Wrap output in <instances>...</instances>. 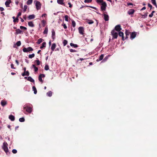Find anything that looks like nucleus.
Returning a JSON list of instances; mask_svg holds the SVG:
<instances>
[{"label":"nucleus","instance_id":"nucleus-1","mask_svg":"<svg viewBox=\"0 0 157 157\" xmlns=\"http://www.w3.org/2000/svg\"><path fill=\"white\" fill-rule=\"evenodd\" d=\"M96 2L99 4H100L101 10L103 12L105 11L107 6L106 2L103 0H96Z\"/></svg>","mask_w":157,"mask_h":157},{"label":"nucleus","instance_id":"nucleus-2","mask_svg":"<svg viewBox=\"0 0 157 157\" xmlns=\"http://www.w3.org/2000/svg\"><path fill=\"white\" fill-rule=\"evenodd\" d=\"M8 145V144L7 143L5 142L3 143L2 147V148L7 154H8V149L7 147Z\"/></svg>","mask_w":157,"mask_h":157},{"label":"nucleus","instance_id":"nucleus-3","mask_svg":"<svg viewBox=\"0 0 157 157\" xmlns=\"http://www.w3.org/2000/svg\"><path fill=\"white\" fill-rule=\"evenodd\" d=\"M111 34L113 36L112 39H117L118 36V33L115 32V30H113L111 32Z\"/></svg>","mask_w":157,"mask_h":157},{"label":"nucleus","instance_id":"nucleus-4","mask_svg":"<svg viewBox=\"0 0 157 157\" xmlns=\"http://www.w3.org/2000/svg\"><path fill=\"white\" fill-rule=\"evenodd\" d=\"M24 109L28 113H30L32 112V109L31 107L26 106L24 107Z\"/></svg>","mask_w":157,"mask_h":157},{"label":"nucleus","instance_id":"nucleus-5","mask_svg":"<svg viewBox=\"0 0 157 157\" xmlns=\"http://www.w3.org/2000/svg\"><path fill=\"white\" fill-rule=\"evenodd\" d=\"M33 50V48L31 47H29L27 48H24L23 49V51L25 52H29Z\"/></svg>","mask_w":157,"mask_h":157},{"label":"nucleus","instance_id":"nucleus-6","mask_svg":"<svg viewBox=\"0 0 157 157\" xmlns=\"http://www.w3.org/2000/svg\"><path fill=\"white\" fill-rule=\"evenodd\" d=\"M121 29H122L120 25H118L115 26L114 30H115V31L116 30V31L118 32L121 31Z\"/></svg>","mask_w":157,"mask_h":157},{"label":"nucleus","instance_id":"nucleus-7","mask_svg":"<svg viewBox=\"0 0 157 157\" xmlns=\"http://www.w3.org/2000/svg\"><path fill=\"white\" fill-rule=\"evenodd\" d=\"M36 8L37 10H39L41 8V4L38 1H36L35 4Z\"/></svg>","mask_w":157,"mask_h":157},{"label":"nucleus","instance_id":"nucleus-8","mask_svg":"<svg viewBox=\"0 0 157 157\" xmlns=\"http://www.w3.org/2000/svg\"><path fill=\"white\" fill-rule=\"evenodd\" d=\"M136 35V33L135 32H132L131 34L130 38L131 40L134 39Z\"/></svg>","mask_w":157,"mask_h":157},{"label":"nucleus","instance_id":"nucleus-9","mask_svg":"<svg viewBox=\"0 0 157 157\" xmlns=\"http://www.w3.org/2000/svg\"><path fill=\"white\" fill-rule=\"evenodd\" d=\"M45 77V75L44 74H40L39 76L38 79L39 81L41 82L42 83L43 82V80L42 78H44Z\"/></svg>","mask_w":157,"mask_h":157},{"label":"nucleus","instance_id":"nucleus-10","mask_svg":"<svg viewBox=\"0 0 157 157\" xmlns=\"http://www.w3.org/2000/svg\"><path fill=\"white\" fill-rule=\"evenodd\" d=\"M79 33L81 34H83L84 29L82 27H80L78 28Z\"/></svg>","mask_w":157,"mask_h":157},{"label":"nucleus","instance_id":"nucleus-11","mask_svg":"<svg viewBox=\"0 0 157 157\" xmlns=\"http://www.w3.org/2000/svg\"><path fill=\"white\" fill-rule=\"evenodd\" d=\"M20 16V12H18L17 15V17L16 18H15V17H13V21L14 22H17L18 21V17Z\"/></svg>","mask_w":157,"mask_h":157},{"label":"nucleus","instance_id":"nucleus-12","mask_svg":"<svg viewBox=\"0 0 157 157\" xmlns=\"http://www.w3.org/2000/svg\"><path fill=\"white\" fill-rule=\"evenodd\" d=\"M106 12H105L103 15L104 16V19L105 21H107L109 20V16L108 15L105 14Z\"/></svg>","mask_w":157,"mask_h":157},{"label":"nucleus","instance_id":"nucleus-13","mask_svg":"<svg viewBox=\"0 0 157 157\" xmlns=\"http://www.w3.org/2000/svg\"><path fill=\"white\" fill-rule=\"evenodd\" d=\"M135 12V10L134 9H130L128 12V13L129 15H132Z\"/></svg>","mask_w":157,"mask_h":157},{"label":"nucleus","instance_id":"nucleus-14","mask_svg":"<svg viewBox=\"0 0 157 157\" xmlns=\"http://www.w3.org/2000/svg\"><path fill=\"white\" fill-rule=\"evenodd\" d=\"M63 0H57V3L59 4L62 5H63L64 6H66L65 4L63 3Z\"/></svg>","mask_w":157,"mask_h":157},{"label":"nucleus","instance_id":"nucleus-15","mask_svg":"<svg viewBox=\"0 0 157 157\" xmlns=\"http://www.w3.org/2000/svg\"><path fill=\"white\" fill-rule=\"evenodd\" d=\"M56 46V45L55 43H53L52 44V46L51 47V49L52 50V51L51 52V54L52 53L53 51L55 49Z\"/></svg>","mask_w":157,"mask_h":157},{"label":"nucleus","instance_id":"nucleus-16","mask_svg":"<svg viewBox=\"0 0 157 157\" xmlns=\"http://www.w3.org/2000/svg\"><path fill=\"white\" fill-rule=\"evenodd\" d=\"M11 2V1L10 0H8L6 1L5 2V4L6 7H9L10 6L9 5Z\"/></svg>","mask_w":157,"mask_h":157},{"label":"nucleus","instance_id":"nucleus-17","mask_svg":"<svg viewBox=\"0 0 157 157\" xmlns=\"http://www.w3.org/2000/svg\"><path fill=\"white\" fill-rule=\"evenodd\" d=\"M29 73L28 71H24L23 73L22 74V75L23 76H25V75H26L28 76L29 75Z\"/></svg>","mask_w":157,"mask_h":157},{"label":"nucleus","instance_id":"nucleus-18","mask_svg":"<svg viewBox=\"0 0 157 157\" xmlns=\"http://www.w3.org/2000/svg\"><path fill=\"white\" fill-rule=\"evenodd\" d=\"M130 32L128 30H126L125 31V34L126 35L125 39L128 38L129 34Z\"/></svg>","mask_w":157,"mask_h":157},{"label":"nucleus","instance_id":"nucleus-19","mask_svg":"<svg viewBox=\"0 0 157 157\" xmlns=\"http://www.w3.org/2000/svg\"><path fill=\"white\" fill-rule=\"evenodd\" d=\"M35 16L34 14H32L31 15H29L28 17V18L29 20H31L35 18Z\"/></svg>","mask_w":157,"mask_h":157},{"label":"nucleus","instance_id":"nucleus-20","mask_svg":"<svg viewBox=\"0 0 157 157\" xmlns=\"http://www.w3.org/2000/svg\"><path fill=\"white\" fill-rule=\"evenodd\" d=\"M27 80H28L31 82H32L33 83H34V80L30 76L28 77V78H27Z\"/></svg>","mask_w":157,"mask_h":157},{"label":"nucleus","instance_id":"nucleus-21","mask_svg":"<svg viewBox=\"0 0 157 157\" xmlns=\"http://www.w3.org/2000/svg\"><path fill=\"white\" fill-rule=\"evenodd\" d=\"M52 39L54 40L55 38V33L53 29L52 30Z\"/></svg>","mask_w":157,"mask_h":157},{"label":"nucleus","instance_id":"nucleus-22","mask_svg":"<svg viewBox=\"0 0 157 157\" xmlns=\"http://www.w3.org/2000/svg\"><path fill=\"white\" fill-rule=\"evenodd\" d=\"M28 25L29 26L31 27H34V25L33 24V23L32 21H29L28 23Z\"/></svg>","mask_w":157,"mask_h":157},{"label":"nucleus","instance_id":"nucleus-23","mask_svg":"<svg viewBox=\"0 0 157 157\" xmlns=\"http://www.w3.org/2000/svg\"><path fill=\"white\" fill-rule=\"evenodd\" d=\"M9 118L12 121H14L15 119L14 117L12 115H10L9 116Z\"/></svg>","mask_w":157,"mask_h":157},{"label":"nucleus","instance_id":"nucleus-24","mask_svg":"<svg viewBox=\"0 0 157 157\" xmlns=\"http://www.w3.org/2000/svg\"><path fill=\"white\" fill-rule=\"evenodd\" d=\"M46 43L45 42H43L42 44V46L40 47V49H42L44 48H45L46 47Z\"/></svg>","mask_w":157,"mask_h":157},{"label":"nucleus","instance_id":"nucleus-25","mask_svg":"<svg viewBox=\"0 0 157 157\" xmlns=\"http://www.w3.org/2000/svg\"><path fill=\"white\" fill-rule=\"evenodd\" d=\"M104 57V55L101 54L99 57L98 59H97V61H99L102 60Z\"/></svg>","mask_w":157,"mask_h":157},{"label":"nucleus","instance_id":"nucleus-26","mask_svg":"<svg viewBox=\"0 0 157 157\" xmlns=\"http://www.w3.org/2000/svg\"><path fill=\"white\" fill-rule=\"evenodd\" d=\"M152 4L154 5L156 8H157V5L156 2L155 0H151Z\"/></svg>","mask_w":157,"mask_h":157},{"label":"nucleus","instance_id":"nucleus-27","mask_svg":"<svg viewBox=\"0 0 157 157\" xmlns=\"http://www.w3.org/2000/svg\"><path fill=\"white\" fill-rule=\"evenodd\" d=\"M32 67L34 68V71L35 72H36L38 71V68L37 67H36L35 65H34V64L33 65Z\"/></svg>","mask_w":157,"mask_h":157},{"label":"nucleus","instance_id":"nucleus-28","mask_svg":"<svg viewBox=\"0 0 157 157\" xmlns=\"http://www.w3.org/2000/svg\"><path fill=\"white\" fill-rule=\"evenodd\" d=\"M33 89L34 91V93L35 94H36L37 93V91L36 87L35 86L33 87Z\"/></svg>","mask_w":157,"mask_h":157},{"label":"nucleus","instance_id":"nucleus-29","mask_svg":"<svg viewBox=\"0 0 157 157\" xmlns=\"http://www.w3.org/2000/svg\"><path fill=\"white\" fill-rule=\"evenodd\" d=\"M47 94L48 96L50 97L52 95V92L51 91H50L47 93Z\"/></svg>","mask_w":157,"mask_h":157},{"label":"nucleus","instance_id":"nucleus-30","mask_svg":"<svg viewBox=\"0 0 157 157\" xmlns=\"http://www.w3.org/2000/svg\"><path fill=\"white\" fill-rule=\"evenodd\" d=\"M70 45H71V46L74 47L75 48H77L78 47V45L76 44H75L72 43L70 44Z\"/></svg>","mask_w":157,"mask_h":157},{"label":"nucleus","instance_id":"nucleus-31","mask_svg":"<svg viewBox=\"0 0 157 157\" xmlns=\"http://www.w3.org/2000/svg\"><path fill=\"white\" fill-rule=\"evenodd\" d=\"M1 104L2 106H4L6 104V102L2 101L1 102Z\"/></svg>","mask_w":157,"mask_h":157},{"label":"nucleus","instance_id":"nucleus-32","mask_svg":"<svg viewBox=\"0 0 157 157\" xmlns=\"http://www.w3.org/2000/svg\"><path fill=\"white\" fill-rule=\"evenodd\" d=\"M87 22L89 24H92L94 23V21L91 20H87Z\"/></svg>","mask_w":157,"mask_h":157},{"label":"nucleus","instance_id":"nucleus-33","mask_svg":"<svg viewBox=\"0 0 157 157\" xmlns=\"http://www.w3.org/2000/svg\"><path fill=\"white\" fill-rule=\"evenodd\" d=\"M20 46V41L17 42L16 44H15L14 45L13 47H14L16 48V46Z\"/></svg>","mask_w":157,"mask_h":157},{"label":"nucleus","instance_id":"nucleus-34","mask_svg":"<svg viewBox=\"0 0 157 157\" xmlns=\"http://www.w3.org/2000/svg\"><path fill=\"white\" fill-rule=\"evenodd\" d=\"M33 0H28L27 2V4L28 5L31 4L33 2Z\"/></svg>","mask_w":157,"mask_h":157},{"label":"nucleus","instance_id":"nucleus-35","mask_svg":"<svg viewBox=\"0 0 157 157\" xmlns=\"http://www.w3.org/2000/svg\"><path fill=\"white\" fill-rule=\"evenodd\" d=\"M119 32V35L120 36H121L122 37L124 36V33L123 32L121 31Z\"/></svg>","mask_w":157,"mask_h":157},{"label":"nucleus","instance_id":"nucleus-36","mask_svg":"<svg viewBox=\"0 0 157 157\" xmlns=\"http://www.w3.org/2000/svg\"><path fill=\"white\" fill-rule=\"evenodd\" d=\"M43 41V39L41 38H40L38 40V41L37 42V43L38 44H40Z\"/></svg>","mask_w":157,"mask_h":157},{"label":"nucleus","instance_id":"nucleus-37","mask_svg":"<svg viewBox=\"0 0 157 157\" xmlns=\"http://www.w3.org/2000/svg\"><path fill=\"white\" fill-rule=\"evenodd\" d=\"M67 43V41L66 40H64L63 41V44L64 46H65Z\"/></svg>","mask_w":157,"mask_h":157},{"label":"nucleus","instance_id":"nucleus-38","mask_svg":"<svg viewBox=\"0 0 157 157\" xmlns=\"http://www.w3.org/2000/svg\"><path fill=\"white\" fill-rule=\"evenodd\" d=\"M48 32V28L47 27H46L44 31V34H47Z\"/></svg>","mask_w":157,"mask_h":157},{"label":"nucleus","instance_id":"nucleus-39","mask_svg":"<svg viewBox=\"0 0 157 157\" xmlns=\"http://www.w3.org/2000/svg\"><path fill=\"white\" fill-rule=\"evenodd\" d=\"M35 56V54L34 53L32 54L31 55H29V58L32 59Z\"/></svg>","mask_w":157,"mask_h":157},{"label":"nucleus","instance_id":"nucleus-40","mask_svg":"<svg viewBox=\"0 0 157 157\" xmlns=\"http://www.w3.org/2000/svg\"><path fill=\"white\" fill-rule=\"evenodd\" d=\"M155 11H152V12H151V14H149V17H152V16L153 15L154 13H155Z\"/></svg>","mask_w":157,"mask_h":157},{"label":"nucleus","instance_id":"nucleus-41","mask_svg":"<svg viewBox=\"0 0 157 157\" xmlns=\"http://www.w3.org/2000/svg\"><path fill=\"white\" fill-rule=\"evenodd\" d=\"M20 29L23 30H26L27 29V28L25 27L20 26Z\"/></svg>","mask_w":157,"mask_h":157},{"label":"nucleus","instance_id":"nucleus-42","mask_svg":"<svg viewBox=\"0 0 157 157\" xmlns=\"http://www.w3.org/2000/svg\"><path fill=\"white\" fill-rule=\"evenodd\" d=\"M72 26L74 27L75 26V22L74 20H72Z\"/></svg>","mask_w":157,"mask_h":157},{"label":"nucleus","instance_id":"nucleus-43","mask_svg":"<svg viewBox=\"0 0 157 157\" xmlns=\"http://www.w3.org/2000/svg\"><path fill=\"white\" fill-rule=\"evenodd\" d=\"M27 7V6L26 5H25L24 6L23 8V11L24 12H25L26 11Z\"/></svg>","mask_w":157,"mask_h":157},{"label":"nucleus","instance_id":"nucleus-44","mask_svg":"<svg viewBox=\"0 0 157 157\" xmlns=\"http://www.w3.org/2000/svg\"><path fill=\"white\" fill-rule=\"evenodd\" d=\"M65 20L66 21H68L69 17H68V16H67V15H65Z\"/></svg>","mask_w":157,"mask_h":157},{"label":"nucleus","instance_id":"nucleus-45","mask_svg":"<svg viewBox=\"0 0 157 157\" xmlns=\"http://www.w3.org/2000/svg\"><path fill=\"white\" fill-rule=\"evenodd\" d=\"M35 62L36 63L37 65H39L40 64V61L39 60H36Z\"/></svg>","mask_w":157,"mask_h":157},{"label":"nucleus","instance_id":"nucleus-46","mask_svg":"<svg viewBox=\"0 0 157 157\" xmlns=\"http://www.w3.org/2000/svg\"><path fill=\"white\" fill-rule=\"evenodd\" d=\"M148 13H146L145 14H144V15H142V17L143 18H145L147 17V14Z\"/></svg>","mask_w":157,"mask_h":157},{"label":"nucleus","instance_id":"nucleus-47","mask_svg":"<svg viewBox=\"0 0 157 157\" xmlns=\"http://www.w3.org/2000/svg\"><path fill=\"white\" fill-rule=\"evenodd\" d=\"M41 22L42 24V25L44 27L45 26L46 23L45 21L44 20H43L41 21Z\"/></svg>","mask_w":157,"mask_h":157},{"label":"nucleus","instance_id":"nucleus-48","mask_svg":"<svg viewBox=\"0 0 157 157\" xmlns=\"http://www.w3.org/2000/svg\"><path fill=\"white\" fill-rule=\"evenodd\" d=\"M49 66L48 65H46L45 66V67H44V69L45 70H49Z\"/></svg>","mask_w":157,"mask_h":157},{"label":"nucleus","instance_id":"nucleus-49","mask_svg":"<svg viewBox=\"0 0 157 157\" xmlns=\"http://www.w3.org/2000/svg\"><path fill=\"white\" fill-rule=\"evenodd\" d=\"M92 0H85L84 2L85 3H90L92 2Z\"/></svg>","mask_w":157,"mask_h":157},{"label":"nucleus","instance_id":"nucleus-50","mask_svg":"<svg viewBox=\"0 0 157 157\" xmlns=\"http://www.w3.org/2000/svg\"><path fill=\"white\" fill-rule=\"evenodd\" d=\"M86 7H90L91 8H92V9H95V10H97V8H96V7H93V6H86Z\"/></svg>","mask_w":157,"mask_h":157},{"label":"nucleus","instance_id":"nucleus-51","mask_svg":"<svg viewBox=\"0 0 157 157\" xmlns=\"http://www.w3.org/2000/svg\"><path fill=\"white\" fill-rule=\"evenodd\" d=\"M25 121V119L24 117H22L20 118V122H24Z\"/></svg>","mask_w":157,"mask_h":157},{"label":"nucleus","instance_id":"nucleus-52","mask_svg":"<svg viewBox=\"0 0 157 157\" xmlns=\"http://www.w3.org/2000/svg\"><path fill=\"white\" fill-rule=\"evenodd\" d=\"M62 25L63 26L64 28V29H66L67 28V26L66 24H62Z\"/></svg>","mask_w":157,"mask_h":157},{"label":"nucleus","instance_id":"nucleus-53","mask_svg":"<svg viewBox=\"0 0 157 157\" xmlns=\"http://www.w3.org/2000/svg\"><path fill=\"white\" fill-rule=\"evenodd\" d=\"M16 32L15 33V34H17L20 33V29H18L17 30H16Z\"/></svg>","mask_w":157,"mask_h":157},{"label":"nucleus","instance_id":"nucleus-54","mask_svg":"<svg viewBox=\"0 0 157 157\" xmlns=\"http://www.w3.org/2000/svg\"><path fill=\"white\" fill-rule=\"evenodd\" d=\"M70 52H77V51H76L75 50H74L73 49H70Z\"/></svg>","mask_w":157,"mask_h":157},{"label":"nucleus","instance_id":"nucleus-55","mask_svg":"<svg viewBox=\"0 0 157 157\" xmlns=\"http://www.w3.org/2000/svg\"><path fill=\"white\" fill-rule=\"evenodd\" d=\"M148 6L150 8V10L151 9L152 6L149 3L148 4Z\"/></svg>","mask_w":157,"mask_h":157},{"label":"nucleus","instance_id":"nucleus-56","mask_svg":"<svg viewBox=\"0 0 157 157\" xmlns=\"http://www.w3.org/2000/svg\"><path fill=\"white\" fill-rule=\"evenodd\" d=\"M12 152L13 153L15 154L17 153V151L16 150L14 149L12 150Z\"/></svg>","mask_w":157,"mask_h":157},{"label":"nucleus","instance_id":"nucleus-57","mask_svg":"<svg viewBox=\"0 0 157 157\" xmlns=\"http://www.w3.org/2000/svg\"><path fill=\"white\" fill-rule=\"evenodd\" d=\"M68 4L69 5V7L70 8H71L72 7V5L71 4V3L70 2H68Z\"/></svg>","mask_w":157,"mask_h":157},{"label":"nucleus","instance_id":"nucleus-58","mask_svg":"<svg viewBox=\"0 0 157 157\" xmlns=\"http://www.w3.org/2000/svg\"><path fill=\"white\" fill-rule=\"evenodd\" d=\"M46 16H47V14L46 13H44L42 15V17H45Z\"/></svg>","mask_w":157,"mask_h":157},{"label":"nucleus","instance_id":"nucleus-59","mask_svg":"<svg viewBox=\"0 0 157 157\" xmlns=\"http://www.w3.org/2000/svg\"><path fill=\"white\" fill-rule=\"evenodd\" d=\"M4 10V9L2 7H0V11H3Z\"/></svg>","mask_w":157,"mask_h":157},{"label":"nucleus","instance_id":"nucleus-60","mask_svg":"<svg viewBox=\"0 0 157 157\" xmlns=\"http://www.w3.org/2000/svg\"><path fill=\"white\" fill-rule=\"evenodd\" d=\"M11 68L12 69H15V68L14 67V65L13 64H11Z\"/></svg>","mask_w":157,"mask_h":157},{"label":"nucleus","instance_id":"nucleus-61","mask_svg":"<svg viewBox=\"0 0 157 157\" xmlns=\"http://www.w3.org/2000/svg\"><path fill=\"white\" fill-rule=\"evenodd\" d=\"M146 7L145 6H144V7H143L142 9H141V10H145L146 9Z\"/></svg>","mask_w":157,"mask_h":157},{"label":"nucleus","instance_id":"nucleus-62","mask_svg":"<svg viewBox=\"0 0 157 157\" xmlns=\"http://www.w3.org/2000/svg\"><path fill=\"white\" fill-rule=\"evenodd\" d=\"M127 5L128 6H130V5H133V4L131 3H128Z\"/></svg>","mask_w":157,"mask_h":157},{"label":"nucleus","instance_id":"nucleus-63","mask_svg":"<svg viewBox=\"0 0 157 157\" xmlns=\"http://www.w3.org/2000/svg\"><path fill=\"white\" fill-rule=\"evenodd\" d=\"M122 39L123 40H125L126 39H125V38H124V36H123V37H122Z\"/></svg>","mask_w":157,"mask_h":157},{"label":"nucleus","instance_id":"nucleus-64","mask_svg":"<svg viewBox=\"0 0 157 157\" xmlns=\"http://www.w3.org/2000/svg\"><path fill=\"white\" fill-rule=\"evenodd\" d=\"M16 62L17 63V65H19V62L17 60H16Z\"/></svg>","mask_w":157,"mask_h":157}]
</instances>
